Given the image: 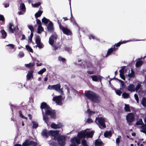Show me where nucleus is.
<instances>
[{"label":"nucleus","mask_w":146,"mask_h":146,"mask_svg":"<svg viewBox=\"0 0 146 146\" xmlns=\"http://www.w3.org/2000/svg\"><path fill=\"white\" fill-rule=\"evenodd\" d=\"M94 132L93 131H90L89 129H87L82 131L78 134V137H74L71 139V144L70 146H77V145L80 144V139L86 137H87L92 138Z\"/></svg>","instance_id":"obj_1"},{"label":"nucleus","mask_w":146,"mask_h":146,"mask_svg":"<svg viewBox=\"0 0 146 146\" xmlns=\"http://www.w3.org/2000/svg\"><path fill=\"white\" fill-rule=\"evenodd\" d=\"M58 133L59 131L58 130L54 131H50L48 132L46 130L44 129L42 133V135L46 137H47L50 135L53 136L55 139H57L60 146H63L65 143L66 138L64 136H59Z\"/></svg>","instance_id":"obj_2"},{"label":"nucleus","mask_w":146,"mask_h":146,"mask_svg":"<svg viewBox=\"0 0 146 146\" xmlns=\"http://www.w3.org/2000/svg\"><path fill=\"white\" fill-rule=\"evenodd\" d=\"M40 108L43 114V119H45L44 116V113L45 115H50L52 117L54 118L56 112L51 109L45 102H42L41 104Z\"/></svg>","instance_id":"obj_3"},{"label":"nucleus","mask_w":146,"mask_h":146,"mask_svg":"<svg viewBox=\"0 0 146 146\" xmlns=\"http://www.w3.org/2000/svg\"><path fill=\"white\" fill-rule=\"evenodd\" d=\"M145 119V122L146 124L143 125V123L142 120V119H139L136 123V125H141L140 127L142 129L140 130L141 132L146 133V119Z\"/></svg>","instance_id":"obj_4"},{"label":"nucleus","mask_w":146,"mask_h":146,"mask_svg":"<svg viewBox=\"0 0 146 146\" xmlns=\"http://www.w3.org/2000/svg\"><path fill=\"white\" fill-rule=\"evenodd\" d=\"M60 28L61 29L63 33L68 35H71L72 33L70 30L66 27H63L62 26L60 23L59 25Z\"/></svg>","instance_id":"obj_5"},{"label":"nucleus","mask_w":146,"mask_h":146,"mask_svg":"<svg viewBox=\"0 0 146 146\" xmlns=\"http://www.w3.org/2000/svg\"><path fill=\"white\" fill-rule=\"evenodd\" d=\"M95 121L98 125H99L100 128L102 127L105 128L106 127L104 119H96Z\"/></svg>","instance_id":"obj_6"},{"label":"nucleus","mask_w":146,"mask_h":146,"mask_svg":"<svg viewBox=\"0 0 146 146\" xmlns=\"http://www.w3.org/2000/svg\"><path fill=\"white\" fill-rule=\"evenodd\" d=\"M96 94L94 92L89 90L86 93H85L84 95L92 101Z\"/></svg>","instance_id":"obj_7"},{"label":"nucleus","mask_w":146,"mask_h":146,"mask_svg":"<svg viewBox=\"0 0 146 146\" xmlns=\"http://www.w3.org/2000/svg\"><path fill=\"white\" fill-rule=\"evenodd\" d=\"M52 100L55 101L57 104L59 105H62V96L60 95L53 97Z\"/></svg>","instance_id":"obj_8"},{"label":"nucleus","mask_w":146,"mask_h":146,"mask_svg":"<svg viewBox=\"0 0 146 146\" xmlns=\"http://www.w3.org/2000/svg\"><path fill=\"white\" fill-rule=\"evenodd\" d=\"M18 28L17 26H14L12 24H10L9 28V31L10 33H13L16 30H18Z\"/></svg>","instance_id":"obj_9"},{"label":"nucleus","mask_w":146,"mask_h":146,"mask_svg":"<svg viewBox=\"0 0 146 146\" xmlns=\"http://www.w3.org/2000/svg\"><path fill=\"white\" fill-rule=\"evenodd\" d=\"M127 89L128 91L131 92H135L136 90L135 85L132 84H129L127 88Z\"/></svg>","instance_id":"obj_10"},{"label":"nucleus","mask_w":146,"mask_h":146,"mask_svg":"<svg viewBox=\"0 0 146 146\" xmlns=\"http://www.w3.org/2000/svg\"><path fill=\"white\" fill-rule=\"evenodd\" d=\"M60 85L59 84L54 85V90L58 91L61 94H62L63 90L62 89L60 88Z\"/></svg>","instance_id":"obj_11"},{"label":"nucleus","mask_w":146,"mask_h":146,"mask_svg":"<svg viewBox=\"0 0 146 146\" xmlns=\"http://www.w3.org/2000/svg\"><path fill=\"white\" fill-rule=\"evenodd\" d=\"M57 36L56 35H54L50 37L49 43L50 45H53L54 40L56 39Z\"/></svg>","instance_id":"obj_12"},{"label":"nucleus","mask_w":146,"mask_h":146,"mask_svg":"<svg viewBox=\"0 0 146 146\" xmlns=\"http://www.w3.org/2000/svg\"><path fill=\"white\" fill-rule=\"evenodd\" d=\"M101 99L100 97L96 94L94 96L92 100L93 102L98 103L100 102Z\"/></svg>","instance_id":"obj_13"},{"label":"nucleus","mask_w":146,"mask_h":146,"mask_svg":"<svg viewBox=\"0 0 146 146\" xmlns=\"http://www.w3.org/2000/svg\"><path fill=\"white\" fill-rule=\"evenodd\" d=\"M134 40H127L126 41H123L122 42H119L115 44L114 46H113V48H114V49L115 50L116 49L115 48V46H116V47H118L121 44H124L126 43L127 42H130V41H134Z\"/></svg>","instance_id":"obj_14"},{"label":"nucleus","mask_w":146,"mask_h":146,"mask_svg":"<svg viewBox=\"0 0 146 146\" xmlns=\"http://www.w3.org/2000/svg\"><path fill=\"white\" fill-rule=\"evenodd\" d=\"M33 70H31L29 71L26 76L27 78V79L28 80H30L31 78L33 77Z\"/></svg>","instance_id":"obj_15"},{"label":"nucleus","mask_w":146,"mask_h":146,"mask_svg":"<svg viewBox=\"0 0 146 146\" xmlns=\"http://www.w3.org/2000/svg\"><path fill=\"white\" fill-rule=\"evenodd\" d=\"M47 28L48 31L50 32H51L53 30L54 28L53 23L51 21H50L49 23L48 26Z\"/></svg>","instance_id":"obj_16"},{"label":"nucleus","mask_w":146,"mask_h":146,"mask_svg":"<svg viewBox=\"0 0 146 146\" xmlns=\"http://www.w3.org/2000/svg\"><path fill=\"white\" fill-rule=\"evenodd\" d=\"M62 126L61 123H59L58 124H56L54 123H52L51 124V127L52 128L57 129L61 128Z\"/></svg>","instance_id":"obj_17"},{"label":"nucleus","mask_w":146,"mask_h":146,"mask_svg":"<svg viewBox=\"0 0 146 146\" xmlns=\"http://www.w3.org/2000/svg\"><path fill=\"white\" fill-rule=\"evenodd\" d=\"M135 84L136 85V87H135V88L136 89V92H137L139 91L141 87V83L138 81H136L135 83Z\"/></svg>","instance_id":"obj_18"},{"label":"nucleus","mask_w":146,"mask_h":146,"mask_svg":"<svg viewBox=\"0 0 146 146\" xmlns=\"http://www.w3.org/2000/svg\"><path fill=\"white\" fill-rule=\"evenodd\" d=\"M124 69L123 68H122L119 70V72H120L119 75L120 77L122 79L125 80V77L124 74Z\"/></svg>","instance_id":"obj_19"},{"label":"nucleus","mask_w":146,"mask_h":146,"mask_svg":"<svg viewBox=\"0 0 146 146\" xmlns=\"http://www.w3.org/2000/svg\"><path fill=\"white\" fill-rule=\"evenodd\" d=\"M103 145V143L99 139L96 140L95 143V146H102Z\"/></svg>","instance_id":"obj_20"},{"label":"nucleus","mask_w":146,"mask_h":146,"mask_svg":"<svg viewBox=\"0 0 146 146\" xmlns=\"http://www.w3.org/2000/svg\"><path fill=\"white\" fill-rule=\"evenodd\" d=\"M112 135V133L111 131H106L104 134V136L106 137H110Z\"/></svg>","instance_id":"obj_21"},{"label":"nucleus","mask_w":146,"mask_h":146,"mask_svg":"<svg viewBox=\"0 0 146 146\" xmlns=\"http://www.w3.org/2000/svg\"><path fill=\"white\" fill-rule=\"evenodd\" d=\"M134 114L133 113H128L126 116V119H134Z\"/></svg>","instance_id":"obj_22"},{"label":"nucleus","mask_w":146,"mask_h":146,"mask_svg":"<svg viewBox=\"0 0 146 146\" xmlns=\"http://www.w3.org/2000/svg\"><path fill=\"white\" fill-rule=\"evenodd\" d=\"M30 141H29L28 140H26L23 143L22 145L23 146H28V145H30Z\"/></svg>","instance_id":"obj_23"},{"label":"nucleus","mask_w":146,"mask_h":146,"mask_svg":"<svg viewBox=\"0 0 146 146\" xmlns=\"http://www.w3.org/2000/svg\"><path fill=\"white\" fill-rule=\"evenodd\" d=\"M1 37L3 38H5L7 36V33L4 30H2L1 31Z\"/></svg>","instance_id":"obj_24"},{"label":"nucleus","mask_w":146,"mask_h":146,"mask_svg":"<svg viewBox=\"0 0 146 146\" xmlns=\"http://www.w3.org/2000/svg\"><path fill=\"white\" fill-rule=\"evenodd\" d=\"M143 63V62L141 60H139L136 63V66L137 67H139L141 66Z\"/></svg>","instance_id":"obj_25"},{"label":"nucleus","mask_w":146,"mask_h":146,"mask_svg":"<svg viewBox=\"0 0 146 146\" xmlns=\"http://www.w3.org/2000/svg\"><path fill=\"white\" fill-rule=\"evenodd\" d=\"M115 50V49H114V48H113V47L109 49L108 50L107 54L106 55V57H107L109 55Z\"/></svg>","instance_id":"obj_26"},{"label":"nucleus","mask_w":146,"mask_h":146,"mask_svg":"<svg viewBox=\"0 0 146 146\" xmlns=\"http://www.w3.org/2000/svg\"><path fill=\"white\" fill-rule=\"evenodd\" d=\"M42 13V11L40 10L38 11V12L36 13L35 14V17L36 18L38 17H40Z\"/></svg>","instance_id":"obj_27"},{"label":"nucleus","mask_w":146,"mask_h":146,"mask_svg":"<svg viewBox=\"0 0 146 146\" xmlns=\"http://www.w3.org/2000/svg\"><path fill=\"white\" fill-rule=\"evenodd\" d=\"M92 80L94 81H97L98 79V76L96 75H92L91 76Z\"/></svg>","instance_id":"obj_28"},{"label":"nucleus","mask_w":146,"mask_h":146,"mask_svg":"<svg viewBox=\"0 0 146 146\" xmlns=\"http://www.w3.org/2000/svg\"><path fill=\"white\" fill-rule=\"evenodd\" d=\"M35 63L34 62H31L28 64H25V66L27 67L30 68L34 66Z\"/></svg>","instance_id":"obj_29"},{"label":"nucleus","mask_w":146,"mask_h":146,"mask_svg":"<svg viewBox=\"0 0 146 146\" xmlns=\"http://www.w3.org/2000/svg\"><path fill=\"white\" fill-rule=\"evenodd\" d=\"M81 143L83 146H89L87 141L84 139L82 140Z\"/></svg>","instance_id":"obj_30"},{"label":"nucleus","mask_w":146,"mask_h":146,"mask_svg":"<svg viewBox=\"0 0 146 146\" xmlns=\"http://www.w3.org/2000/svg\"><path fill=\"white\" fill-rule=\"evenodd\" d=\"M19 7L21 10L23 11H25V7L24 3H22L20 4Z\"/></svg>","instance_id":"obj_31"},{"label":"nucleus","mask_w":146,"mask_h":146,"mask_svg":"<svg viewBox=\"0 0 146 146\" xmlns=\"http://www.w3.org/2000/svg\"><path fill=\"white\" fill-rule=\"evenodd\" d=\"M124 109L126 111H130L129 107V105L125 104V106L124 107Z\"/></svg>","instance_id":"obj_32"},{"label":"nucleus","mask_w":146,"mask_h":146,"mask_svg":"<svg viewBox=\"0 0 146 146\" xmlns=\"http://www.w3.org/2000/svg\"><path fill=\"white\" fill-rule=\"evenodd\" d=\"M134 76V72L131 69V72L129 71V72L128 74V76L130 78Z\"/></svg>","instance_id":"obj_33"},{"label":"nucleus","mask_w":146,"mask_h":146,"mask_svg":"<svg viewBox=\"0 0 146 146\" xmlns=\"http://www.w3.org/2000/svg\"><path fill=\"white\" fill-rule=\"evenodd\" d=\"M43 31V29L41 26H38V33H40Z\"/></svg>","instance_id":"obj_34"},{"label":"nucleus","mask_w":146,"mask_h":146,"mask_svg":"<svg viewBox=\"0 0 146 146\" xmlns=\"http://www.w3.org/2000/svg\"><path fill=\"white\" fill-rule=\"evenodd\" d=\"M141 104L144 106H146V98H143L141 101Z\"/></svg>","instance_id":"obj_35"},{"label":"nucleus","mask_w":146,"mask_h":146,"mask_svg":"<svg viewBox=\"0 0 146 146\" xmlns=\"http://www.w3.org/2000/svg\"><path fill=\"white\" fill-rule=\"evenodd\" d=\"M42 22L45 23V24H47L49 22V20L48 19H47L45 17H44L42 19Z\"/></svg>","instance_id":"obj_36"},{"label":"nucleus","mask_w":146,"mask_h":146,"mask_svg":"<svg viewBox=\"0 0 146 146\" xmlns=\"http://www.w3.org/2000/svg\"><path fill=\"white\" fill-rule=\"evenodd\" d=\"M89 38L90 39H93L94 40H98V38L93 35H90L89 36Z\"/></svg>","instance_id":"obj_37"},{"label":"nucleus","mask_w":146,"mask_h":146,"mask_svg":"<svg viewBox=\"0 0 146 146\" xmlns=\"http://www.w3.org/2000/svg\"><path fill=\"white\" fill-rule=\"evenodd\" d=\"M86 112L89 115H92L95 113V112L90 110L89 109L87 110Z\"/></svg>","instance_id":"obj_38"},{"label":"nucleus","mask_w":146,"mask_h":146,"mask_svg":"<svg viewBox=\"0 0 146 146\" xmlns=\"http://www.w3.org/2000/svg\"><path fill=\"white\" fill-rule=\"evenodd\" d=\"M26 48L28 51L31 52H33V50L32 49L29 45H26Z\"/></svg>","instance_id":"obj_39"},{"label":"nucleus","mask_w":146,"mask_h":146,"mask_svg":"<svg viewBox=\"0 0 146 146\" xmlns=\"http://www.w3.org/2000/svg\"><path fill=\"white\" fill-rule=\"evenodd\" d=\"M122 96L124 98H127L129 97V95L126 93H123L122 94Z\"/></svg>","instance_id":"obj_40"},{"label":"nucleus","mask_w":146,"mask_h":146,"mask_svg":"<svg viewBox=\"0 0 146 146\" xmlns=\"http://www.w3.org/2000/svg\"><path fill=\"white\" fill-rule=\"evenodd\" d=\"M70 21L74 25H77V24L75 21V20L74 18V17L71 18H70Z\"/></svg>","instance_id":"obj_41"},{"label":"nucleus","mask_w":146,"mask_h":146,"mask_svg":"<svg viewBox=\"0 0 146 146\" xmlns=\"http://www.w3.org/2000/svg\"><path fill=\"white\" fill-rule=\"evenodd\" d=\"M46 69L45 68H43V69H41L40 71L38 72V74H43L44 72L46 71Z\"/></svg>","instance_id":"obj_42"},{"label":"nucleus","mask_w":146,"mask_h":146,"mask_svg":"<svg viewBox=\"0 0 146 146\" xmlns=\"http://www.w3.org/2000/svg\"><path fill=\"white\" fill-rule=\"evenodd\" d=\"M40 4V2H38L34 4L32 3V5L33 7H36L39 6Z\"/></svg>","instance_id":"obj_43"},{"label":"nucleus","mask_w":146,"mask_h":146,"mask_svg":"<svg viewBox=\"0 0 146 146\" xmlns=\"http://www.w3.org/2000/svg\"><path fill=\"white\" fill-rule=\"evenodd\" d=\"M33 128H36L38 126V124L37 122H33Z\"/></svg>","instance_id":"obj_44"},{"label":"nucleus","mask_w":146,"mask_h":146,"mask_svg":"<svg viewBox=\"0 0 146 146\" xmlns=\"http://www.w3.org/2000/svg\"><path fill=\"white\" fill-rule=\"evenodd\" d=\"M35 42L37 44L40 43V38L39 37H37L36 39Z\"/></svg>","instance_id":"obj_45"},{"label":"nucleus","mask_w":146,"mask_h":146,"mask_svg":"<svg viewBox=\"0 0 146 146\" xmlns=\"http://www.w3.org/2000/svg\"><path fill=\"white\" fill-rule=\"evenodd\" d=\"M31 144L33 146H37V144L36 142L33 141H30Z\"/></svg>","instance_id":"obj_46"},{"label":"nucleus","mask_w":146,"mask_h":146,"mask_svg":"<svg viewBox=\"0 0 146 146\" xmlns=\"http://www.w3.org/2000/svg\"><path fill=\"white\" fill-rule=\"evenodd\" d=\"M116 93L117 94L120 96L122 93V92L120 90H117L115 91Z\"/></svg>","instance_id":"obj_47"},{"label":"nucleus","mask_w":146,"mask_h":146,"mask_svg":"<svg viewBox=\"0 0 146 146\" xmlns=\"http://www.w3.org/2000/svg\"><path fill=\"white\" fill-rule=\"evenodd\" d=\"M48 89L49 90H54V85H49L48 87Z\"/></svg>","instance_id":"obj_48"},{"label":"nucleus","mask_w":146,"mask_h":146,"mask_svg":"<svg viewBox=\"0 0 146 146\" xmlns=\"http://www.w3.org/2000/svg\"><path fill=\"white\" fill-rule=\"evenodd\" d=\"M134 97L135 98V99L137 101V103H139V97L136 94H135L134 95Z\"/></svg>","instance_id":"obj_49"},{"label":"nucleus","mask_w":146,"mask_h":146,"mask_svg":"<svg viewBox=\"0 0 146 146\" xmlns=\"http://www.w3.org/2000/svg\"><path fill=\"white\" fill-rule=\"evenodd\" d=\"M36 46H37L40 48H42L43 47V44L41 43H40V44H37V45Z\"/></svg>","instance_id":"obj_50"},{"label":"nucleus","mask_w":146,"mask_h":146,"mask_svg":"<svg viewBox=\"0 0 146 146\" xmlns=\"http://www.w3.org/2000/svg\"><path fill=\"white\" fill-rule=\"evenodd\" d=\"M28 28L31 30V32H33L34 31V29L33 27L31 25L28 26Z\"/></svg>","instance_id":"obj_51"},{"label":"nucleus","mask_w":146,"mask_h":146,"mask_svg":"<svg viewBox=\"0 0 146 146\" xmlns=\"http://www.w3.org/2000/svg\"><path fill=\"white\" fill-rule=\"evenodd\" d=\"M58 60L60 61H62L63 62H64L65 61V59L61 57H59L58 58Z\"/></svg>","instance_id":"obj_52"},{"label":"nucleus","mask_w":146,"mask_h":146,"mask_svg":"<svg viewBox=\"0 0 146 146\" xmlns=\"http://www.w3.org/2000/svg\"><path fill=\"white\" fill-rule=\"evenodd\" d=\"M36 22L37 24L38 25V26H41V21L39 19L36 20Z\"/></svg>","instance_id":"obj_53"},{"label":"nucleus","mask_w":146,"mask_h":146,"mask_svg":"<svg viewBox=\"0 0 146 146\" xmlns=\"http://www.w3.org/2000/svg\"><path fill=\"white\" fill-rule=\"evenodd\" d=\"M24 55V53L22 52H19V56L21 57H23Z\"/></svg>","instance_id":"obj_54"},{"label":"nucleus","mask_w":146,"mask_h":146,"mask_svg":"<svg viewBox=\"0 0 146 146\" xmlns=\"http://www.w3.org/2000/svg\"><path fill=\"white\" fill-rule=\"evenodd\" d=\"M4 17L3 15H0V20L3 21H4Z\"/></svg>","instance_id":"obj_55"},{"label":"nucleus","mask_w":146,"mask_h":146,"mask_svg":"<svg viewBox=\"0 0 146 146\" xmlns=\"http://www.w3.org/2000/svg\"><path fill=\"white\" fill-rule=\"evenodd\" d=\"M7 46H9L11 47L13 49L14 48V46L13 44H9L6 45Z\"/></svg>","instance_id":"obj_56"},{"label":"nucleus","mask_w":146,"mask_h":146,"mask_svg":"<svg viewBox=\"0 0 146 146\" xmlns=\"http://www.w3.org/2000/svg\"><path fill=\"white\" fill-rule=\"evenodd\" d=\"M25 11H19L18 12V13L19 15H21L23 14L25 12Z\"/></svg>","instance_id":"obj_57"},{"label":"nucleus","mask_w":146,"mask_h":146,"mask_svg":"<svg viewBox=\"0 0 146 146\" xmlns=\"http://www.w3.org/2000/svg\"><path fill=\"white\" fill-rule=\"evenodd\" d=\"M92 119H87V121L86 122L88 123H92Z\"/></svg>","instance_id":"obj_58"},{"label":"nucleus","mask_w":146,"mask_h":146,"mask_svg":"<svg viewBox=\"0 0 146 146\" xmlns=\"http://www.w3.org/2000/svg\"><path fill=\"white\" fill-rule=\"evenodd\" d=\"M87 73L88 74H94V72L93 71H87Z\"/></svg>","instance_id":"obj_59"},{"label":"nucleus","mask_w":146,"mask_h":146,"mask_svg":"<svg viewBox=\"0 0 146 146\" xmlns=\"http://www.w3.org/2000/svg\"><path fill=\"white\" fill-rule=\"evenodd\" d=\"M33 32H31V34L30 38H29V40L30 41H31V40L32 38L33 37Z\"/></svg>","instance_id":"obj_60"},{"label":"nucleus","mask_w":146,"mask_h":146,"mask_svg":"<svg viewBox=\"0 0 146 146\" xmlns=\"http://www.w3.org/2000/svg\"><path fill=\"white\" fill-rule=\"evenodd\" d=\"M119 139L117 138L116 139V143L117 144L118 146H119Z\"/></svg>","instance_id":"obj_61"},{"label":"nucleus","mask_w":146,"mask_h":146,"mask_svg":"<svg viewBox=\"0 0 146 146\" xmlns=\"http://www.w3.org/2000/svg\"><path fill=\"white\" fill-rule=\"evenodd\" d=\"M19 115L20 116L21 118H23L24 117V116L22 115V113L21 111H19Z\"/></svg>","instance_id":"obj_62"},{"label":"nucleus","mask_w":146,"mask_h":146,"mask_svg":"<svg viewBox=\"0 0 146 146\" xmlns=\"http://www.w3.org/2000/svg\"><path fill=\"white\" fill-rule=\"evenodd\" d=\"M36 65L37 66H40L42 65L41 63L38 61L36 63Z\"/></svg>","instance_id":"obj_63"},{"label":"nucleus","mask_w":146,"mask_h":146,"mask_svg":"<svg viewBox=\"0 0 146 146\" xmlns=\"http://www.w3.org/2000/svg\"><path fill=\"white\" fill-rule=\"evenodd\" d=\"M121 82V86L122 87H123L124 85V82L120 80Z\"/></svg>","instance_id":"obj_64"}]
</instances>
